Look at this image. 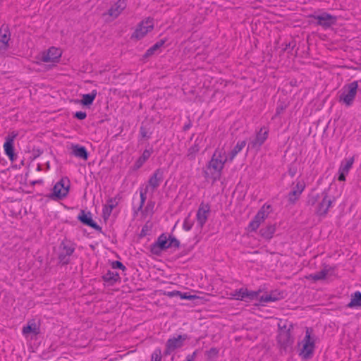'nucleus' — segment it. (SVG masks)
Wrapping results in <instances>:
<instances>
[{
	"label": "nucleus",
	"instance_id": "nucleus-61",
	"mask_svg": "<svg viewBox=\"0 0 361 361\" xmlns=\"http://www.w3.org/2000/svg\"><path fill=\"white\" fill-rule=\"evenodd\" d=\"M73 117L80 121L85 120L87 118V113L82 111H78L73 114Z\"/></svg>",
	"mask_w": 361,
	"mask_h": 361
},
{
	"label": "nucleus",
	"instance_id": "nucleus-51",
	"mask_svg": "<svg viewBox=\"0 0 361 361\" xmlns=\"http://www.w3.org/2000/svg\"><path fill=\"white\" fill-rule=\"evenodd\" d=\"M297 159L291 162L288 166V173L290 177H294L298 171V166L296 164Z\"/></svg>",
	"mask_w": 361,
	"mask_h": 361
},
{
	"label": "nucleus",
	"instance_id": "nucleus-33",
	"mask_svg": "<svg viewBox=\"0 0 361 361\" xmlns=\"http://www.w3.org/2000/svg\"><path fill=\"white\" fill-rule=\"evenodd\" d=\"M329 192V189H326L324 190L322 192V200L321 202H319L317 207H316V209H315V211H314V214L319 216L322 212V209L324 208H325V206H326V202L327 201V192Z\"/></svg>",
	"mask_w": 361,
	"mask_h": 361
},
{
	"label": "nucleus",
	"instance_id": "nucleus-44",
	"mask_svg": "<svg viewBox=\"0 0 361 361\" xmlns=\"http://www.w3.org/2000/svg\"><path fill=\"white\" fill-rule=\"evenodd\" d=\"M301 194L298 192L296 190H291L288 195V202L289 205H294L297 202V201L299 200Z\"/></svg>",
	"mask_w": 361,
	"mask_h": 361
},
{
	"label": "nucleus",
	"instance_id": "nucleus-35",
	"mask_svg": "<svg viewBox=\"0 0 361 361\" xmlns=\"http://www.w3.org/2000/svg\"><path fill=\"white\" fill-rule=\"evenodd\" d=\"M200 151V146L198 143V138L195 141V144L192 145L188 149L186 157L188 160L193 161L196 158L197 153Z\"/></svg>",
	"mask_w": 361,
	"mask_h": 361
},
{
	"label": "nucleus",
	"instance_id": "nucleus-6",
	"mask_svg": "<svg viewBox=\"0 0 361 361\" xmlns=\"http://www.w3.org/2000/svg\"><path fill=\"white\" fill-rule=\"evenodd\" d=\"M154 28V18L151 16L145 18L137 24L135 31L131 34L130 39L139 41L143 39L149 32H152Z\"/></svg>",
	"mask_w": 361,
	"mask_h": 361
},
{
	"label": "nucleus",
	"instance_id": "nucleus-10",
	"mask_svg": "<svg viewBox=\"0 0 361 361\" xmlns=\"http://www.w3.org/2000/svg\"><path fill=\"white\" fill-rule=\"evenodd\" d=\"M77 221H79L81 224L88 226L95 230L97 232L106 235L105 233L102 231V227L94 220L93 215L89 210L80 209L77 216Z\"/></svg>",
	"mask_w": 361,
	"mask_h": 361
},
{
	"label": "nucleus",
	"instance_id": "nucleus-26",
	"mask_svg": "<svg viewBox=\"0 0 361 361\" xmlns=\"http://www.w3.org/2000/svg\"><path fill=\"white\" fill-rule=\"evenodd\" d=\"M225 154L226 152H223V149L219 151L216 149L212 156L211 159L207 163L206 168L207 169H213L214 171L217 169V166L221 162L223 155H225Z\"/></svg>",
	"mask_w": 361,
	"mask_h": 361
},
{
	"label": "nucleus",
	"instance_id": "nucleus-34",
	"mask_svg": "<svg viewBox=\"0 0 361 361\" xmlns=\"http://www.w3.org/2000/svg\"><path fill=\"white\" fill-rule=\"evenodd\" d=\"M319 197V193L317 192L316 189H312L307 197L306 204L307 206H314L316 203L318 202Z\"/></svg>",
	"mask_w": 361,
	"mask_h": 361
},
{
	"label": "nucleus",
	"instance_id": "nucleus-37",
	"mask_svg": "<svg viewBox=\"0 0 361 361\" xmlns=\"http://www.w3.org/2000/svg\"><path fill=\"white\" fill-rule=\"evenodd\" d=\"M0 40L9 43L11 40V32L8 25L3 24L0 27Z\"/></svg>",
	"mask_w": 361,
	"mask_h": 361
},
{
	"label": "nucleus",
	"instance_id": "nucleus-42",
	"mask_svg": "<svg viewBox=\"0 0 361 361\" xmlns=\"http://www.w3.org/2000/svg\"><path fill=\"white\" fill-rule=\"evenodd\" d=\"M247 289V288L235 289L233 292L231 293L230 295L232 298L244 302L245 297V290Z\"/></svg>",
	"mask_w": 361,
	"mask_h": 361
},
{
	"label": "nucleus",
	"instance_id": "nucleus-63",
	"mask_svg": "<svg viewBox=\"0 0 361 361\" xmlns=\"http://www.w3.org/2000/svg\"><path fill=\"white\" fill-rule=\"evenodd\" d=\"M32 153V156H30V159L32 161L39 157L43 153V149H41L39 148L35 149V147H33Z\"/></svg>",
	"mask_w": 361,
	"mask_h": 361
},
{
	"label": "nucleus",
	"instance_id": "nucleus-13",
	"mask_svg": "<svg viewBox=\"0 0 361 361\" xmlns=\"http://www.w3.org/2000/svg\"><path fill=\"white\" fill-rule=\"evenodd\" d=\"M154 129V119L153 118H148L146 117L140 124L137 136L138 142L149 140L152 137Z\"/></svg>",
	"mask_w": 361,
	"mask_h": 361
},
{
	"label": "nucleus",
	"instance_id": "nucleus-62",
	"mask_svg": "<svg viewBox=\"0 0 361 361\" xmlns=\"http://www.w3.org/2000/svg\"><path fill=\"white\" fill-rule=\"evenodd\" d=\"M194 248V245H192V246H190L187 248H184L181 252H180L177 255H176V259H179V258H181L185 255H187L188 254H189V252H190Z\"/></svg>",
	"mask_w": 361,
	"mask_h": 361
},
{
	"label": "nucleus",
	"instance_id": "nucleus-15",
	"mask_svg": "<svg viewBox=\"0 0 361 361\" xmlns=\"http://www.w3.org/2000/svg\"><path fill=\"white\" fill-rule=\"evenodd\" d=\"M286 293L279 289L271 290L269 293L265 291L264 294L259 298V302L255 303V306H264V303L276 302L285 298Z\"/></svg>",
	"mask_w": 361,
	"mask_h": 361
},
{
	"label": "nucleus",
	"instance_id": "nucleus-3",
	"mask_svg": "<svg viewBox=\"0 0 361 361\" xmlns=\"http://www.w3.org/2000/svg\"><path fill=\"white\" fill-rule=\"evenodd\" d=\"M359 81L355 80L345 84L338 92V102L346 107L351 106L359 90Z\"/></svg>",
	"mask_w": 361,
	"mask_h": 361
},
{
	"label": "nucleus",
	"instance_id": "nucleus-2",
	"mask_svg": "<svg viewBox=\"0 0 361 361\" xmlns=\"http://www.w3.org/2000/svg\"><path fill=\"white\" fill-rule=\"evenodd\" d=\"M310 25L321 26L324 30L331 28L337 24L338 16L318 9L307 16Z\"/></svg>",
	"mask_w": 361,
	"mask_h": 361
},
{
	"label": "nucleus",
	"instance_id": "nucleus-54",
	"mask_svg": "<svg viewBox=\"0 0 361 361\" xmlns=\"http://www.w3.org/2000/svg\"><path fill=\"white\" fill-rule=\"evenodd\" d=\"M161 350L160 348H157L151 355L150 361H161Z\"/></svg>",
	"mask_w": 361,
	"mask_h": 361
},
{
	"label": "nucleus",
	"instance_id": "nucleus-11",
	"mask_svg": "<svg viewBox=\"0 0 361 361\" xmlns=\"http://www.w3.org/2000/svg\"><path fill=\"white\" fill-rule=\"evenodd\" d=\"M169 250V233H162L156 240L149 246L152 255L160 257L164 252Z\"/></svg>",
	"mask_w": 361,
	"mask_h": 361
},
{
	"label": "nucleus",
	"instance_id": "nucleus-45",
	"mask_svg": "<svg viewBox=\"0 0 361 361\" xmlns=\"http://www.w3.org/2000/svg\"><path fill=\"white\" fill-rule=\"evenodd\" d=\"M147 187L143 188L140 187L139 189L140 191V201L138 206V210H142V209L144 207V205L145 204L146 200H147V193L148 192Z\"/></svg>",
	"mask_w": 361,
	"mask_h": 361
},
{
	"label": "nucleus",
	"instance_id": "nucleus-1",
	"mask_svg": "<svg viewBox=\"0 0 361 361\" xmlns=\"http://www.w3.org/2000/svg\"><path fill=\"white\" fill-rule=\"evenodd\" d=\"M317 337L312 327L305 328V335L301 341L298 342V356L302 361H309L314 357Z\"/></svg>",
	"mask_w": 361,
	"mask_h": 361
},
{
	"label": "nucleus",
	"instance_id": "nucleus-23",
	"mask_svg": "<svg viewBox=\"0 0 361 361\" xmlns=\"http://www.w3.org/2000/svg\"><path fill=\"white\" fill-rule=\"evenodd\" d=\"M190 338V337L186 334H179L176 337L173 336L169 338L166 343L174 351L176 349L181 348L184 345V342Z\"/></svg>",
	"mask_w": 361,
	"mask_h": 361
},
{
	"label": "nucleus",
	"instance_id": "nucleus-56",
	"mask_svg": "<svg viewBox=\"0 0 361 361\" xmlns=\"http://www.w3.org/2000/svg\"><path fill=\"white\" fill-rule=\"evenodd\" d=\"M109 263L113 269H121L122 271H126L127 269L126 267L123 265V264L118 260H109Z\"/></svg>",
	"mask_w": 361,
	"mask_h": 361
},
{
	"label": "nucleus",
	"instance_id": "nucleus-27",
	"mask_svg": "<svg viewBox=\"0 0 361 361\" xmlns=\"http://www.w3.org/2000/svg\"><path fill=\"white\" fill-rule=\"evenodd\" d=\"M345 307L350 309H361V292L357 290L351 293L350 302Z\"/></svg>",
	"mask_w": 361,
	"mask_h": 361
},
{
	"label": "nucleus",
	"instance_id": "nucleus-36",
	"mask_svg": "<svg viewBox=\"0 0 361 361\" xmlns=\"http://www.w3.org/2000/svg\"><path fill=\"white\" fill-rule=\"evenodd\" d=\"M326 271L321 270L317 273L312 274L307 276H305V279L307 280H312L313 282H317L318 281H323L326 279Z\"/></svg>",
	"mask_w": 361,
	"mask_h": 361
},
{
	"label": "nucleus",
	"instance_id": "nucleus-20",
	"mask_svg": "<svg viewBox=\"0 0 361 361\" xmlns=\"http://www.w3.org/2000/svg\"><path fill=\"white\" fill-rule=\"evenodd\" d=\"M355 161V157L353 156L349 159H344L340 165L338 171L337 180L340 182H344L346 180V176H348L350 170L352 169Z\"/></svg>",
	"mask_w": 361,
	"mask_h": 361
},
{
	"label": "nucleus",
	"instance_id": "nucleus-48",
	"mask_svg": "<svg viewBox=\"0 0 361 361\" xmlns=\"http://www.w3.org/2000/svg\"><path fill=\"white\" fill-rule=\"evenodd\" d=\"M219 349L216 347H212L209 350H206L204 355L207 360H212L218 357Z\"/></svg>",
	"mask_w": 361,
	"mask_h": 361
},
{
	"label": "nucleus",
	"instance_id": "nucleus-49",
	"mask_svg": "<svg viewBox=\"0 0 361 361\" xmlns=\"http://www.w3.org/2000/svg\"><path fill=\"white\" fill-rule=\"evenodd\" d=\"M169 39L167 37H164L157 42H156L154 44L157 47L158 51L161 53L164 49L167 48L171 44L168 43Z\"/></svg>",
	"mask_w": 361,
	"mask_h": 361
},
{
	"label": "nucleus",
	"instance_id": "nucleus-29",
	"mask_svg": "<svg viewBox=\"0 0 361 361\" xmlns=\"http://www.w3.org/2000/svg\"><path fill=\"white\" fill-rule=\"evenodd\" d=\"M265 288L260 286L257 290H245V297L244 302H250L255 300L259 301L260 294L264 291Z\"/></svg>",
	"mask_w": 361,
	"mask_h": 361
},
{
	"label": "nucleus",
	"instance_id": "nucleus-55",
	"mask_svg": "<svg viewBox=\"0 0 361 361\" xmlns=\"http://www.w3.org/2000/svg\"><path fill=\"white\" fill-rule=\"evenodd\" d=\"M322 270H326V276L328 275L329 276H334L335 274H334V271L336 269L337 267L336 266H330L326 263H323L322 264Z\"/></svg>",
	"mask_w": 361,
	"mask_h": 361
},
{
	"label": "nucleus",
	"instance_id": "nucleus-12",
	"mask_svg": "<svg viewBox=\"0 0 361 361\" xmlns=\"http://www.w3.org/2000/svg\"><path fill=\"white\" fill-rule=\"evenodd\" d=\"M62 56V50L60 48L51 47L48 49L40 52L36 59L44 63H59Z\"/></svg>",
	"mask_w": 361,
	"mask_h": 361
},
{
	"label": "nucleus",
	"instance_id": "nucleus-16",
	"mask_svg": "<svg viewBox=\"0 0 361 361\" xmlns=\"http://www.w3.org/2000/svg\"><path fill=\"white\" fill-rule=\"evenodd\" d=\"M178 224L179 220L176 222L172 231L176 230L177 235L181 239H187L189 237V233L187 232L190 231L194 225V221L190 219V213L185 218L182 225H178Z\"/></svg>",
	"mask_w": 361,
	"mask_h": 361
},
{
	"label": "nucleus",
	"instance_id": "nucleus-32",
	"mask_svg": "<svg viewBox=\"0 0 361 361\" xmlns=\"http://www.w3.org/2000/svg\"><path fill=\"white\" fill-rule=\"evenodd\" d=\"M159 54L161 53L158 51L157 47L153 44L145 51L143 55H142V56L140 58V61L142 63H145L148 61L149 58L154 55H159Z\"/></svg>",
	"mask_w": 361,
	"mask_h": 361
},
{
	"label": "nucleus",
	"instance_id": "nucleus-22",
	"mask_svg": "<svg viewBox=\"0 0 361 361\" xmlns=\"http://www.w3.org/2000/svg\"><path fill=\"white\" fill-rule=\"evenodd\" d=\"M70 154L75 157L87 161L90 157V152L87 148L80 144H71Z\"/></svg>",
	"mask_w": 361,
	"mask_h": 361
},
{
	"label": "nucleus",
	"instance_id": "nucleus-19",
	"mask_svg": "<svg viewBox=\"0 0 361 361\" xmlns=\"http://www.w3.org/2000/svg\"><path fill=\"white\" fill-rule=\"evenodd\" d=\"M164 171L165 169L163 168L156 169L150 176L145 187H147L148 190L150 188L152 192H154L159 188L164 179Z\"/></svg>",
	"mask_w": 361,
	"mask_h": 361
},
{
	"label": "nucleus",
	"instance_id": "nucleus-8",
	"mask_svg": "<svg viewBox=\"0 0 361 361\" xmlns=\"http://www.w3.org/2000/svg\"><path fill=\"white\" fill-rule=\"evenodd\" d=\"M276 348L279 349V354L283 356L293 352V344L295 337L292 333L286 334H277L276 336Z\"/></svg>",
	"mask_w": 361,
	"mask_h": 361
},
{
	"label": "nucleus",
	"instance_id": "nucleus-17",
	"mask_svg": "<svg viewBox=\"0 0 361 361\" xmlns=\"http://www.w3.org/2000/svg\"><path fill=\"white\" fill-rule=\"evenodd\" d=\"M269 135L268 128L263 126L256 133V137L248 143L246 152H249L250 148L259 150L261 146L264 143Z\"/></svg>",
	"mask_w": 361,
	"mask_h": 361
},
{
	"label": "nucleus",
	"instance_id": "nucleus-41",
	"mask_svg": "<svg viewBox=\"0 0 361 361\" xmlns=\"http://www.w3.org/2000/svg\"><path fill=\"white\" fill-rule=\"evenodd\" d=\"M152 228L153 223L150 220L147 221L137 235V241L148 235L147 231H152Z\"/></svg>",
	"mask_w": 361,
	"mask_h": 361
},
{
	"label": "nucleus",
	"instance_id": "nucleus-58",
	"mask_svg": "<svg viewBox=\"0 0 361 361\" xmlns=\"http://www.w3.org/2000/svg\"><path fill=\"white\" fill-rule=\"evenodd\" d=\"M247 140H244L242 141H238L234 148L231 150L234 152L236 154H238L246 145Z\"/></svg>",
	"mask_w": 361,
	"mask_h": 361
},
{
	"label": "nucleus",
	"instance_id": "nucleus-14",
	"mask_svg": "<svg viewBox=\"0 0 361 361\" xmlns=\"http://www.w3.org/2000/svg\"><path fill=\"white\" fill-rule=\"evenodd\" d=\"M18 135V131L10 132L5 137L3 145L5 154L8 157L9 160L13 163L17 159V154L15 152L14 141Z\"/></svg>",
	"mask_w": 361,
	"mask_h": 361
},
{
	"label": "nucleus",
	"instance_id": "nucleus-57",
	"mask_svg": "<svg viewBox=\"0 0 361 361\" xmlns=\"http://www.w3.org/2000/svg\"><path fill=\"white\" fill-rule=\"evenodd\" d=\"M192 292H181L176 290V297H179L181 300H192Z\"/></svg>",
	"mask_w": 361,
	"mask_h": 361
},
{
	"label": "nucleus",
	"instance_id": "nucleus-39",
	"mask_svg": "<svg viewBox=\"0 0 361 361\" xmlns=\"http://www.w3.org/2000/svg\"><path fill=\"white\" fill-rule=\"evenodd\" d=\"M281 46L282 47L280 51V55H282L286 51H287L288 54H290L296 46V41L295 39H292L289 42H283Z\"/></svg>",
	"mask_w": 361,
	"mask_h": 361
},
{
	"label": "nucleus",
	"instance_id": "nucleus-43",
	"mask_svg": "<svg viewBox=\"0 0 361 361\" xmlns=\"http://www.w3.org/2000/svg\"><path fill=\"white\" fill-rule=\"evenodd\" d=\"M183 246H184V245H183ZM180 247H182L180 241L173 234L169 233V249L173 247L179 249Z\"/></svg>",
	"mask_w": 361,
	"mask_h": 361
},
{
	"label": "nucleus",
	"instance_id": "nucleus-28",
	"mask_svg": "<svg viewBox=\"0 0 361 361\" xmlns=\"http://www.w3.org/2000/svg\"><path fill=\"white\" fill-rule=\"evenodd\" d=\"M102 279L107 286H114L116 282L121 281L119 274L117 271H111V270H108L105 274L102 275Z\"/></svg>",
	"mask_w": 361,
	"mask_h": 361
},
{
	"label": "nucleus",
	"instance_id": "nucleus-31",
	"mask_svg": "<svg viewBox=\"0 0 361 361\" xmlns=\"http://www.w3.org/2000/svg\"><path fill=\"white\" fill-rule=\"evenodd\" d=\"M226 162L227 159H221V162L217 166V169H215L214 172H212L211 179L212 180L213 184L221 179L222 171Z\"/></svg>",
	"mask_w": 361,
	"mask_h": 361
},
{
	"label": "nucleus",
	"instance_id": "nucleus-4",
	"mask_svg": "<svg viewBox=\"0 0 361 361\" xmlns=\"http://www.w3.org/2000/svg\"><path fill=\"white\" fill-rule=\"evenodd\" d=\"M71 190V181L68 177L63 176L56 182L51 192L45 197L54 201H61L67 197Z\"/></svg>",
	"mask_w": 361,
	"mask_h": 361
},
{
	"label": "nucleus",
	"instance_id": "nucleus-59",
	"mask_svg": "<svg viewBox=\"0 0 361 361\" xmlns=\"http://www.w3.org/2000/svg\"><path fill=\"white\" fill-rule=\"evenodd\" d=\"M305 188V183L304 182V180H298L295 186L293 187L292 190H296L300 194H302V192L304 191Z\"/></svg>",
	"mask_w": 361,
	"mask_h": 361
},
{
	"label": "nucleus",
	"instance_id": "nucleus-21",
	"mask_svg": "<svg viewBox=\"0 0 361 361\" xmlns=\"http://www.w3.org/2000/svg\"><path fill=\"white\" fill-rule=\"evenodd\" d=\"M97 94V90H93L90 93L83 94L81 99H73L70 101L71 103L80 104L85 109H90Z\"/></svg>",
	"mask_w": 361,
	"mask_h": 361
},
{
	"label": "nucleus",
	"instance_id": "nucleus-60",
	"mask_svg": "<svg viewBox=\"0 0 361 361\" xmlns=\"http://www.w3.org/2000/svg\"><path fill=\"white\" fill-rule=\"evenodd\" d=\"M114 6L120 14L126 8V3L125 0H118L116 3H114Z\"/></svg>",
	"mask_w": 361,
	"mask_h": 361
},
{
	"label": "nucleus",
	"instance_id": "nucleus-7",
	"mask_svg": "<svg viewBox=\"0 0 361 361\" xmlns=\"http://www.w3.org/2000/svg\"><path fill=\"white\" fill-rule=\"evenodd\" d=\"M76 244L65 238L59 246L58 264L66 266L70 264V257L75 250Z\"/></svg>",
	"mask_w": 361,
	"mask_h": 361
},
{
	"label": "nucleus",
	"instance_id": "nucleus-53",
	"mask_svg": "<svg viewBox=\"0 0 361 361\" xmlns=\"http://www.w3.org/2000/svg\"><path fill=\"white\" fill-rule=\"evenodd\" d=\"M106 15H108L110 17L112 18V19H115L120 14H119V12L118 11L117 8H116V6L114 5H112L111 6L110 8L108 9V11L104 13L103 14V16H106Z\"/></svg>",
	"mask_w": 361,
	"mask_h": 361
},
{
	"label": "nucleus",
	"instance_id": "nucleus-38",
	"mask_svg": "<svg viewBox=\"0 0 361 361\" xmlns=\"http://www.w3.org/2000/svg\"><path fill=\"white\" fill-rule=\"evenodd\" d=\"M118 205V202H115V204H106L103 206L102 209V218L104 219V221H106L111 212L112 210L116 207Z\"/></svg>",
	"mask_w": 361,
	"mask_h": 361
},
{
	"label": "nucleus",
	"instance_id": "nucleus-64",
	"mask_svg": "<svg viewBox=\"0 0 361 361\" xmlns=\"http://www.w3.org/2000/svg\"><path fill=\"white\" fill-rule=\"evenodd\" d=\"M10 45L8 42H6V41L0 40V53L5 51L8 50Z\"/></svg>",
	"mask_w": 361,
	"mask_h": 361
},
{
	"label": "nucleus",
	"instance_id": "nucleus-18",
	"mask_svg": "<svg viewBox=\"0 0 361 361\" xmlns=\"http://www.w3.org/2000/svg\"><path fill=\"white\" fill-rule=\"evenodd\" d=\"M210 212V204L209 203L204 204V202H202L198 207L196 214V220L197 222V226L200 228V229H202L204 227L206 222L207 221Z\"/></svg>",
	"mask_w": 361,
	"mask_h": 361
},
{
	"label": "nucleus",
	"instance_id": "nucleus-40",
	"mask_svg": "<svg viewBox=\"0 0 361 361\" xmlns=\"http://www.w3.org/2000/svg\"><path fill=\"white\" fill-rule=\"evenodd\" d=\"M210 295H204L203 296L197 295L195 294H192V302L194 304V305H204L208 301H209V297Z\"/></svg>",
	"mask_w": 361,
	"mask_h": 361
},
{
	"label": "nucleus",
	"instance_id": "nucleus-46",
	"mask_svg": "<svg viewBox=\"0 0 361 361\" xmlns=\"http://www.w3.org/2000/svg\"><path fill=\"white\" fill-rule=\"evenodd\" d=\"M335 201H336V197L334 196H329V192H327V201L326 202V204L325 208H324L322 209V212L319 216H322V217L326 216V214H328L329 208L331 207L333 202Z\"/></svg>",
	"mask_w": 361,
	"mask_h": 361
},
{
	"label": "nucleus",
	"instance_id": "nucleus-25",
	"mask_svg": "<svg viewBox=\"0 0 361 361\" xmlns=\"http://www.w3.org/2000/svg\"><path fill=\"white\" fill-rule=\"evenodd\" d=\"M276 230V224H268L259 230L258 234L266 241H269L273 238Z\"/></svg>",
	"mask_w": 361,
	"mask_h": 361
},
{
	"label": "nucleus",
	"instance_id": "nucleus-24",
	"mask_svg": "<svg viewBox=\"0 0 361 361\" xmlns=\"http://www.w3.org/2000/svg\"><path fill=\"white\" fill-rule=\"evenodd\" d=\"M153 152L154 149L152 146L149 149L146 148L142 155L138 157L134 164L130 167V170L131 171H136L140 169Z\"/></svg>",
	"mask_w": 361,
	"mask_h": 361
},
{
	"label": "nucleus",
	"instance_id": "nucleus-47",
	"mask_svg": "<svg viewBox=\"0 0 361 361\" xmlns=\"http://www.w3.org/2000/svg\"><path fill=\"white\" fill-rule=\"evenodd\" d=\"M288 106V103H286L285 101H279L278 102V104H277V106L276 109V113H275L273 118H276L280 116V115L287 109Z\"/></svg>",
	"mask_w": 361,
	"mask_h": 361
},
{
	"label": "nucleus",
	"instance_id": "nucleus-52",
	"mask_svg": "<svg viewBox=\"0 0 361 361\" xmlns=\"http://www.w3.org/2000/svg\"><path fill=\"white\" fill-rule=\"evenodd\" d=\"M35 361H56L54 355H48L47 353H42Z\"/></svg>",
	"mask_w": 361,
	"mask_h": 361
},
{
	"label": "nucleus",
	"instance_id": "nucleus-50",
	"mask_svg": "<svg viewBox=\"0 0 361 361\" xmlns=\"http://www.w3.org/2000/svg\"><path fill=\"white\" fill-rule=\"evenodd\" d=\"M155 205V202L152 200H149L146 207L143 209H142V216L145 217L149 212H151V214L152 215L154 212L153 211V209Z\"/></svg>",
	"mask_w": 361,
	"mask_h": 361
},
{
	"label": "nucleus",
	"instance_id": "nucleus-30",
	"mask_svg": "<svg viewBox=\"0 0 361 361\" xmlns=\"http://www.w3.org/2000/svg\"><path fill=\"white\" fill-rule=\"evenodd\" d=\"M295 324L288 320H286L283 324L282 319L278 323L277 334H286V333H293Z\"/></svg>",
	"mask_w": 361,
	"mask_h": 361
},
{
	"label": "nucleus",
	"instance_id": "nucleus-9",
	"mask_svg": "<svg viewBox=\"0 0 361 361\" xmlns=\"http://www.w3.org/2000/svg\"><path fill=\"white\" fill-rule=\"evenodd\" d=\"M40 326V319L37 321L35 319H28L22 328V334L26 339L37 340L38 336L42 334Z\"/></svg>",
	"mask_w": 361,
	"mask_h": 361
},
{
	"label": "nucleus",
	"instance_id": "nucleus-5",
	"mask_svg": "<svg viewBox=\"0 0 361 361\" xmlns=\"http://www.w3.org/2000/svg\"><path fill=\"white\" fill-rule=\"evenodd\" d=\"M272 211L271 204H264L257 212L255 216L245 228V231L249 233L257 232L260 225L264 222L269 214Z\"/></svg>",
	"mask_w": 361,
	"mask_h": 361
}]
</instances>
